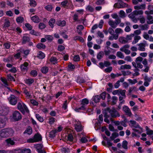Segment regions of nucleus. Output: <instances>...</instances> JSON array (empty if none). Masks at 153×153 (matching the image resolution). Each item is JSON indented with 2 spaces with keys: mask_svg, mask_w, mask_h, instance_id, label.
Here are the masks:
<instances>
[{
  "mask_svg": "<svg viewBox=\"0 0 153 153\" xmlns=\"http://www.w3.org/2000/svg\"><path fill=\"white\" fill-rule=\"evenodd\" d=\"M109 25L111 26L112 28H115L117 27V26L116 25V23L115 22H114L112 20H110L108 22Z\"/></svg>",
  "mask_w": 153,
  "mask_h": 153,
  "instance_id": "31",
  "label": "nucleus"
},
{
  "mask_svg": "<svg viewBox=\"0 0 153 153\" xmlns=\"http://www.w3.org/2000/svg\"><path fill=\"white\" fill-rule=\"evenodd\" d=\"M101 122L99 121V120H97L94 125V128L96 130H97L100 128Z\"/></svg>",
  "mask_w": 153,
  "mask_h": 153,
  "instance_id": "34",
  "label": "nucleus"
},
{
  "mask_svg": "<svg viewBox=\"0 0 153 153\" xmlns=\"http://www.w3.org/2000/svg\"><path fill=\"white\" fill-rule=\"evenodd\" d=\"M55 122V119L53 117H50L49 119L48 123L50 124H52Z\"/></svg>",
  "mask_w": 153,
  "mask_h": 153,
  "instance_id": "59",
  "label": "nucleus"
},
{
  "mask_svg": "<svg viewBox=\"0 0 153 153\" xmlns=\"http://www.w3.org/2000/svg\"><path fill=\"white\" fill-rule=\"evenodd\" d=\"M129 83L131 84H134L137 82V81L136 79H130L128 80Z\"/></svg>",
  "mask_w": 153,
  "mask_h": 153,
  "instance_id": "61",
  "label": "nucleus"
},
{
  "mask_svg": "<svg viewBox=\"0 0 153 153\" xmlns=\"http://www.w3.org/2000/svg\"><path fill=\"white\" fill-rule=\"evenodd\" d=\"M45 56V54L42 51H39L37 54V57L40 59H43Z\"/></svg>",
  "mask_w": 153,
  "mask_h": 153,
  "instance_id": "36",
  "label": "nucleus"
},
{
  "mask_svg": "<svg viewBox=\"0 0 153 153\" xmlns=\"http://www.w3.org/2000/svg\"><path fill=\"white\" fill-rule=\"evenodd\" d=\"M134 40L132 42V44L133 45H134L137 43L138 41L141 39V37L140 36L136 35L134 36Z\"/></svg>",
  "mask_w": 153,
  "mask_h": 153,
  "instance_id": "23",
  "label": "nucleus"
},
{
  "mask_svg": "<svg viewBox=\"0 0 153 153\" xmlns=\"http://www.w3.org/2000/svg\"><path fill=\"white\" fill-rule=\"evenodd\" d=\"M18 99V97H15L13 95H11L8 98L9 103L13 105H15L16 104Z\"/></svg>",
  "mask_w": 153,
  "mask_h": 153,
  "instance_id": "6",
  "label": "nucleus"
},
{
  "mask_svg": "<svg viewBox=\"0 0 153 153\" xmlns=\"http://www.w3.org/2000/svg\"><path fill=\"white\" fill-rule=\"evenodd\" d=\"M35 147L37 149V152L39 153H45L44 151L42 149V145L41 144H37L35 145Z\"/></svg>",
  "mask_w": 153,
  "mask_h": 153,
  "instance_id": "15",
  "label": "nucleus"
},
{
  "mask_svg": "<svg viewBox=\"0 0 153 153\" xmlns=\"http://www.w3.org/2000/svg\"><path fill=\"white\" fill-rule=\"evenodd\" d=\"M28 64L27 62H25L22 64L20 66L21 71L23 72L27 71L28 69Z\"/></svg>",
  "mask_w": 153,
  "mask_h": 153,
  "instance_id": "14",
  "label": "nucleus"
},
{
  "mask_svg": "<svg viewBox=\"0 0 153 153\" xmlns=\"http://www.w3.org/2000/svg\"><path fill=\"white\" fill-rule=\"evenodd\" d=\"M30 6L34 7L36 5V3L34 0H30Z\"/></svg>",
  "mask_w": 153,
  "mask_h": 153,
  "instance_id": "58",
  "label": "nucleus"
},
{
  "mask_svg": "<svg viewBox=\"0 0 153 153\" xmlns=\"http://www.w3.org/2000/svg\"><path fill=\"white\" fill-rule=\"evenodd\" d=\"M22 53V50L20 49L17 51V53L14 55V57L18 59L20 57L21 54Z\"/></svg>",
  "mask_w": 153,
  "mask_h": 153,
  "instance_id": "35",
  "label": "nucleus"
},
{
  "mask_svg": "<svg viewBox=\"0 0 153 153\" xmlns=\"http://www.w3.org/2000/svg\"><path fill=\"white\" fill-rule=\"evenodd\" d=\"M147 23L149 24H151L153 23V18L151 15H147Z\"/></svg>",
  "mask_w": 153,
  "mask_h": 153,
  "instance_id": "22",
  "label": "nucleus"
},
{
  "mask_svg": "<svg viewBox=\"0 0 153 153\" xmlns=\"http://www.w3.org/2000/svg\"><path fill=\"white\" fill-rule=\"evenodd\" d=\"M55 22V20L53 18H51L49 21V25L51 28H53L54 27Z\"/></svg>",
  "mask_w": 153,
  "mask_h": 153,
  "instance_id": "20",
  "label": "nucleus"
},
{
  "mask_svg": "<svg viewBox=\"0 0 153 153\" xmlns=\"http://www.w3.org/2000/svg\"><path fill=\"white\" fill-rule=\"evenodd\" d=\"M7 145L9 146L13 145L15 143L14 140L11 138H9L6 139L5 140Z\"/></svg>",
  "mask_w": 153,
  "mask_h": 153,
  "instance_id": "17",
  "label": "nucleus"
},
{
  "mask_svg": "<svg viewBox=\"0 0 153 153\" xmlns=\"http://www.w3.org/2000/svg\"><path fill=\"white\" fill-rule=\"evenodd\" d=\"M30 40L29 37L26 36H24L23 38L22 42L23 44H25L26 42H29Z\"/></svg>",
  "mask_w": 153,
  "mask_h": 153,
  "instance_id": "38",
  "label": "nucleus"
},
{
  "mask_svg": "<svg viewBox=\"0 0 153 153\" xmlns=\"http://www.w3.org/2000/svg\"><path fill=\"white\" fill-rule=\"evenodd\" d=\"M128 5L126 3H125L121 0H119L118 3H115L114 5V7H115L118 8H122L127 7Z\"/></svg>",
  "mask_w": 153,
  "mask_h": 153,
  "instance_id": "9",
  "label": "nucleus"
},
{
  "mask_svg": "<svg viewBox=\"0 0 153 153\" xmlns=\"http://www.w3.org/2000/svg\"><path fill=\"white\" fill-rule=\"evenodd\" d=\"M100 99V97L99 95H96L94 97L93 100L96 102L97 103L99 102Z\"/></svg>",
  "mask_w": 153,
  "mask_h": 153,
  "instance_id": "45",
  "label": "nucleus"
},
{
  "mask_svg": "<svg viewBox=\"0 0 153 153\" xmlns=\"http://www.w3.org/2000/svg\"><path fill=\"white\" fill-rule=\"evenodd\" d=\"M22 153H31L30 150L29 149H22Z\"/></svg>",
  "mask_w": 153,
  "mask_h": 153,
  "instance_id": "64",
  "label": "nucleus"
},
{
  "mask_svg": "<svg viewBox=\"0 0 153 153\" xmlns=\"http://www.w3.org/2000/svg\"><path fill=\"white\" fill-rule=\"evenodd\" d=\"M37 48L40 49H43L45 48V46L43 44L39 43L36 45Z\"/></svg>",
  "mask_w": 153,
  "mask_h": 153,
  "instance_id": "37",
  "label": "nucleus"
},
{
  "mask_svg": "<svg viewBox=\"0 0 153 153\" xmlns=\"http://www.w3.org/2000/svg\"><path fill=\"white\" fill-rule=\"evenodd\" d=\"M152 79V78L151 77H149L146 76L144 77V79L145 81L149 83V82L151 81Z\"/></svg>",
  "mask_w": 153,
  "mask_h": 153,
  "instance_id": "62",
  "label": "nucleus"
},
{
  "mask_svg": "<svg viewBox=\"0 0 153 153\" xmlns=\"http://www.w3.org/2000/svg\"><path fill=\"white\" fill-rule=\"evenodd\" d=\"M16 21L18 24L22 23L24 21V19L22 16H19L16 19Z\"/></svg>",
  "mask_w": 153,
  "mask_h": 153,
  "instance_id": "42",
  "label": "nucleus"
},
{
  "mask_svg": "<svg viewBox=\"0 0 153 153\" xmlns=\"http://www.w3.org/2000/svg\"><path fill=\"white\" fill-rule=\"evenodd\" d=\"M32 133V128L30 126H28L24 132V134H27L29 135L31 134Z\"/></svg>",
  "mask_w": 153,
  "mask_h": 153,
  "instance_id": "25",
  "label": "nucleus"
},
{
  "mask_svg": "<svg viewBox=\"0 0 153 153\" xmlns=\"http://www.w3.org/2000/svg\"><path fill=\"white\" fill-rule=\"evenodd\" d=\"M116 55L117 57L121 59H123L124 58V56L123 54L121 52H117V53Z\"/></svg>",
  "mask_w": 153,
  "mask_h": 153,
  "instance_id": "51",
  "label": "nucleus"
},
{
  "mask_svg": "<svg viewBox=\"0 0 153 153\" xmlns=\"http://www.w3.org/2000/svg\"><path fill=\"white\" fill-rule=\"evenodd\" d=\"M56 24L59 26L63 27L65 25L66 22L65 20H58L56 22Z\"/></svg>",
  "mask_w": 153,
  "mask_h": 153,
  "instance_id": "24",
  "label": "nucleus"
},
{
  "mask_svg": "<svg viewBox=\"0 0 153 153\" xmlns=\"http://www.w3.org/2000/svg\"><path fill=\"white\" fill-rule=\"evenodd\" d=\"M5 118L4 117H0V128L4 127L5 125Z\"/></svg>",
  "mask_w": 153,
  "mask_h": 153,
  "instance_id": "16",
  "label": "nucleus"
},
{
  "mask_svg": "<svg viewBox=\"0 0 153 153\" xmlns=\"http://www.w3.org/2000/svg\"><path fill=\"white\" fill-rule=\"evenodd\" d=\"M138 19L140 20V23L142 24H143L145 23V19L144 16H140Z\"/></svg>",
  "mask_w": 153,
  "mask_h": 153,
  "instance_id": "54",
  "label": "nucleus"
},
{
  "mask_svg": "<svg viewBox=\"0 0 153 153\" xmlns=\"http://www.w3.org/2000/svg\"><path fill=\"white\" fill-rule=\"evenodd\" d=\"M50 61L51 63L54 64L57 63V59L56 58L54 57H52L50 59Z\"/></svg>",
  "mask_w": 153,
  "mask_h": 153,
  "instance_id": "50",
  "label": "nucleus"
},
{
  "mask_svg": "<svg viewBox=\"0 0 153 153\" xmlns=\"http://www.w3.org/2000/svg\"><path fill=\"white\" fill-rule=\"evenodd\" d=\"M17 108L23 114H24L25 112L28 113L29 112L27 107L23 102L18 103Z\"/></svg>",
  "mask_w": 153,
  "mask_h": 153,
  "instance_id": "4",
  "label": "nucleus"
},
{
  "mask_svg": "<svg viewBox=\"0 0 153 153\" xmlns=\"http://www.w3.org/2000/svg\"><path fill=\"white\" fill-rule=\"evenodd\" d=\"M24 93L26 95V97L27 98L29 99L31 97V95L30 92L28 91L26 89L24 90Z\"/></svg>",
  "mask_w": 153,
  "mask_h": 153,
  "instance_id": "43",
  "label": "nucleus"
},
{
  "mask_svg": "<svg viewBox=\"0 0 153 153\" xmlns=\"http://www.w3.org/2000/svg\"><path fill=\"white\" fill-rule=\"evenodd\" d=\"M4 47L6 49H9L10 47V42H7L4 43Z\"/></svg>",
  "mask_w": 153,
  "mask_h": 153,
  "instance_id": "63",
  "label": "nucleus"
},
{
  "mask_svg": "<svg viewBox=\"0 0 153 153\" xmlns=\"http://www.w3.org/2000/svg\"><path fill=\"white\" fill-rule=\"evenodd\" d=\"M72 3L71 0H65L61 2L60 5L64 8H68Z\"/></svg>",
  "mask_w": 153,
  "mask_h": 153,
  "instance_id": "11",
  "label": "nucleus"
},
{
  "mask_svg": "<svg viewBox=\"0 0 153 153\" xmlns=\"http://www.w3.org/2000/svg\"><path fill=\"white\" fill-rule=\"evenodd\" d=\"M134 36V34H131L130 35H127L126 36V39H127V42L128 41L131 40L132 38Z\"/></svg>",
  "mask_w": 153,
  "mask_h": 153,
  "instance_id": "52",
  "label": "nucleus"
},
{
  "mask_svg": "<svg viewBox=\"0 0 153 153\" xmlns=\"http://www.w3.org/2000/svg\"><path fill=\"white\" fill-rule=\"evenodd\" d=\"M36 118L41 122H42L44 120L43 117H42L41 116H40L38 114H36Z\"/></svg>",
  "mask_w": 153,
  "mask_h": 153,
  "instance_id": "55",
  "label": "nucleus"
},
{
  "mask_svg": "<svg viewBox=\"0 0 153 153\" xmlns=\"http://www.w3.org/2000/svg\"><path fill=\"white\" fill-rule=\"evenodd\" d=\"M103 113L105 117H109L110 115L113 117L120 116L118 112L115 109H110L109 108H107L104 110Z\"/></svg>",
  "mask_w": 153,
  "mask_h": 153,
  "instance_id": "2",
  "label": "nucleus"
},
{
  "mask_svg": "<svg viewBox=\"0 0 153 153\" xmlns=\"http://www.w3.org/2000/svg\"><path fill=\"white\" fill-rule=\"evenodd\" d=\"M25 82L29 85H30L34 82V79L32 78L25 79L24 80Z\"/></svg>",
  "mask_w": 153,
  "mask_h": 153,
  "instance_id": "21",
  "label": "nucleus"
},
{
  "mask_svg": "<svg viewBox=\"0 0 153 153\" xmlns=\"http://www.w3.org/2000/svg\"><path fill=\"white\" fill-rule=\"evenodd\" d=\"M57 132V130L55 129L52 130L50 132L49 137H50L53 138L55 136V134Z\"/></svg>",
  "mask_w": 153,
  "mask_h": 153,
  "instance_id": "41",
  "label": "nucleus"
},
{
  "mask_svg": "<svg viewBox=\"0 0 153 153\" xmlns=\"http://www.w3.org/2000/svg\"><path fill=\"white\" fill-rule=\"evenodd\" d=\"M31 19L33 22L35 23H38L40 21L39 17L37 16H35L31 17Z\"/></svg>",
  "mask_w": 153,
  "mask_h": 153,
  "instance_id": "29",
  "label": "nucleus"
},
{
  "mask_svg": "<svg viewBox=\"0 0 153 153\" xmlns=\"http://www.w3.org/2000/svg\"><path fill=\"white\" fill-rule=\"evenodd\" d=\"M34 138L35 142L40 141L42 139L41 135L39 134H35L34 136Z\"/></svg>",
  "mask_w": 153,
  "mask_h": 153,
  "instance_id": "19",
  "label": "nucleus"
},
{
  "mask_svg": "<svg viewBox=\"0 0 153 153\" xmlns=\"http://www.w3.org/2000/svg\"><path fill=\"white\" fill-rule=\"evenodd\" d=\"M127 142L126 140H124L123 141L122 146L123 148L125 149H126L127 148Z\"/></svg>",
  "mask_w": 153,
  "mask_h": 153,
  "instance_id": "60",
  "label": "nucleus"
},
{
  "mask_svg": "<svg viewBox=\"0 0 153 153\" xmlns=\"http://www.w3.org/2000/svg\"><path fill=\"white\" fill-rule=\"evenodd\" d=\"M74 124L75 127V129L77 131H80L82 129V126L80 122L77 120H75L74 122Z\"/></svg>",
  "mask_w": 153,
  "mask_h": 153,
  "instance_id": "8",
  "label": "nucleus"
},
{
  "mask_svg": "<svg viewBox=\"0 0 153 153\" xmlns=\"http://www.w3.org/2000/svg\"><path fill=\"white\" fill-rule=\"evenodd\" d=\"M111 49H112L110 48L109 47H105V49L104 51V52L105 55H109L111 52L110 50Z\"/></svg>",
  "mask_w": 153,
  "mask_h": 153,
  "instance_id": "28",
  "label": "nucleus"
},
{
  "mask_svg": "<svg viewBox=\"0 0 153 153\" xmlns=\"http://www.w3.org/2000/svg\"><path fill=\"white\" fill-rule=\"evenodd\" d=\"M146 7V5L145 4L135 6L134 7V8L136 10L129 15V17L133 19L136 16L138 15H142L143 13V11L142 10H139L140 9L145 10Z\"/></svg>",
  "mask_w": 153,
  "mask_h": 153,
  "instance_id": "1",
  "label": "nucleus"
},
{
  "mask_svg": "<svg viewBox=\"0 0 153 153\" xmlns=\"http://www.w3.org/2000/svg\"><path fill=\"white\" fill-rule=\"evenodd\" d=\"M123 110L125 112L127 115L129 116H131L132 114L130 109L126 106L124 105L123 106Z\"/></svg>",
  "mask_w": 153,
  "mask_h": 153,
  "instance_id": "13",
  "label": "nucleus"
},
{
  "mask_svg": "<svg viewBox=\"0 0 153 153\" xmlns=\"http://www.w3.org/2000/svg\"><path fill=\"white\" fill-rule=\"evenodd\" d=\"M85 9L87 11L90 12H93L94 10V8L90 5L87 6Z\"/></svg>",
  "mask_w": 153,
  "mask_h": 153,
  "instance_id": "26",
  "label": "nucleus"
},
{
  "mask_svg": "<svg viewBox=\"0 0 153 153\" xmlns=\"http://www.w3.org/2000/svg\"><path fill=\"white\" fill-rule=\"evenodd\" d=\"M112 35L109 37L108 39L110 40H113L114 39L116 40L118 38V34H113Z\"/></svg>",
  "mask_w": 153,
  "mask_h": 153,
  "instance_id": "32",
  "label": "nucleus"
},
{
  "mask_svg": "<svg viewBox=\"0 0 153 153\" xmlns=\"http://www.w3.org/2000/svg\"><path fill=\"white\" fill-rule=\"evenodd\" d=\"M104 55V53L102 51H101L97 55V59H100L102 58Z\"/></svg>",
  "mask_w": 153,
  "mask_h": 153,
  "instance_id": "57",
  "label": "nucleus"
},
{
  "mask_svg": "<svg viewBox=\"0 0 153 153\" xmlns=\"http://www.w3.org/2000/svg\"><path fill=\"white\" fill-rule=\"evenodd\" d=\"M0 137L2 138H6L7 137L4 129H2L0 131Z\"/></svg>",
  "mask_w": 153,
  "mask_h": 153,
  "instance_id": "30",
  "label": "nucleus"
},
{
  "mask_svg": "<svg viewBox=\"0 0 153 153\" xmlns=\"http://www.w3.org/2000/svg\"><path fill=\"white\" fill-rule=\"evenodd\" d=\"M22 149H14L10 150L11 153H22Z\"/></svg>",
  "mask_w": 153,
  "mask_h": 153,
  "instance_id": "44",
  "label": "nucleus"
},
{
  "mask_svg": "<svg viewBox=\"0 0 153 153\" xmlns=\"http://www.w3.org/2000/svg\"><path fill=\"white\" fill-rule=\"evenodd\" d=\"M139 46L138 50L141 51H144L145 50V44L143 43H141L138 44Z\"/></svg>",
  "mask_w": 153,
  "mask_h": 153,
  "instance_id": "18",
  "label": "nucleus"
},
{
  "mask_svg": "<svg viewBox=\"0 0 153 153\" xmlns=\"http://www.w3.org/2000/svg\"><path fill=\"white\" fill-rule=\"evenodd\" d=\"M129 125L133 130L138 133H141L142 131V128L135 121L130 120L129 122Z\"/></svg>",
  "mask_w": 153,
  "mask_h": 153,
  "instance_id": "3",
  "label": "nucleus"
},
{
  "mask_svg": "<svg viewBox=\"0 0 153 153\" xmlns=\"http://www.w3.org/2000/svg\"><path fill=\"white\" fill-rule=\"evenodd\" d=\"M22 118V116L21 114L17 111H15L12 114V116L11 117L12 120L15 121H18Z\"/></svg>",
  "mask_w": 153,
  "mask_h": 153,
  "instance_id": "5",
  "label": "nucleus"
},
{
  "mask_svg": "<svg viewBox=\"0 0 153 153\" xmlns=\"http://www.w3.org/2000/svg\"><path fill=\"white\" fill-rule=\"evenodd\" d=\"M140 27L141 30H147L149 28V26L146 24L141 25Z\"/></svg>",
  "mask_w": 153,
  "mask_h": 153,
  "instance_id": "53",
  "label": "nucleus"
},
{
  "mask_svg": "<svg viewBox=\"0 0 153 153\" xmlns=\"http://www.w3.org/2000/svg\"><path fill=\"white\" fill-rule=\"evenodd\" d=\"M6 134L7 137L12 136L14 133L13 130L11 128H5Z\"/></svg>",
  "mask_w": 153,
  "mask_h": 153,
  "instance_id": "12",
  "label": "nucleus"
},
{
  "mask_svg": "<svg viewBox=\"0 0 153 153\" xmlns=\"http://www.w3.org/2000/svg\"><path fill=\"white\" fill-rule=\"evenodd\" d=\"M129 45L127 44L124 45L120 49V50L123 52H124L126 54L128 55L130 54V51L128 49L129 48Z\"/></svg>",
  "mask_w": 153,
  "mask_h": 153,
  "instance_id": "10",
  "label": "nucleus"
},
{
  "mask_svg": "<svg viewBox=\"0 0 153 153\" xmlns=\"http://www.w3.org/2000/svg\"><path fill=\"white\" fill-rule=\"evenodd\" d=\"M118 136V134L117 133H113L112 134L110 138L111 140H113L114 139Z\"/></svg>",
  "mask_w": 153,
  "mask_h": 153,
  "instance_id": "56",
  "label": "nucleus"
},
{
  "mask_svg": "<svg viewBox=\"0 0 153 153\" xmlns=\"http://www.w3.org/2000/svg\"><path fill=\"white\" fill-rule=\"evenodd\" d=\"M83 28L84 27L82 25H79L77 27V31L79 34H81V31L83 29Z\"/></svg>",
  "mask_w": 153,
  "mask_h": 153,
  "instance_id": "40",
  "label": "nucleus"
},
{
  "mask_svg": "<svg viewBox=\"0 0 153 153\" xmlns=\"http://www.w3.org/2000/svg\"><path fill=\"white\" fill-rule=\"evenodd\" d=\"M115 32L116 34L118 35V34L122 33L123 32V30L120 28H117L115 29Z\"/></svg>",
  "mask_w": 153,
  "mask_h": 153,
  "instance_id": "49",
  "label": "nucleus"
},
{
  "mask_svg": "<svg viewBox=\"0 0 153 153\" xmlns=\"http://www.w3.org/2000/svg\"><path fill=\"white\" fill-rule=\"evenodd\" d=\"M126 90H121L119 89V95H121L122 96H123L124 97H126Z\"/></svg>",
  "mask_w": 153,
  "mask_h": 153,
  "instance_id": "47",
  "label": "nucleus"
},
{
  "mask_svg": "<svg viewBox=\"0 0 153 153\" xmlns=\"http://www.w3.org/2000/svg\"><path fill=\"white\" fill-rule=\"evenodd\" d=\"M88 100L85 98L82 100L81 104L82 105H84L85 107H86V105L88 104Z\"/></svg>",
  "mask_w": 153,
  "mask_h": 153,
  "instance_id": "39",
  "label": "nucleus"
},
{
  "mask_svg": "<svg viewBox=\"0 0 153 153\" xmlns=\"http://www.w3.org/2000/svg\"><path fill=\"white\" fill-rule=\"evenodd\" d=\"M86 107H85L84 105H82L80 107L76 108H75V110L77 112H79L81 110H84L86 109Z\"/></svg>",
  "mask_w": 153,
  "mask_h": 153,
  "instance_id": "46",
  "label": "nucleus"
},
{
  "mask_svg": "<svg viewBox=\"0 0 153 153\" xmlns=\"http://www.w3.org/2000/svg\"><path fill=\"white\" fill-rule=\"evenodd\" d=\"M48 67L46 66H44L42 67L41 69L42 72L44 74H46L47 73L48 71Z\"/></svg>",
  "mask_w": 153,
  "mask_h": 153,
  "instance_id": "48",
  "label": "nucleus"
},
{
  "mask_svg": "<svg viewBox=\"0 0 153 153\" xmlns=\"http://www.w3.org/2000/svg\"><path fill=\"white\" fill-rule=\"evenodd\" d=\"M131 68V67L130 65H121L120 67V69L122 70L129 69Z\"/></svg>",
  "mask_w": 153,
  "mask_h": 153,
  "instance_id": "33",
  "label": "nucleus"
},
{
  "mask_svg": "<svg viewBox=\"0 0 153 153\" xmlns=\"http://www.w3.org/2000/svg\"><path fill=\"white\" fill-rule=\"evenodd\" d=\"M8 111V109L7 107L4 105L0 106V116H5L7 115Z\"/></svg>",
  "mask_w": 153,
  "mask_h": 153,
  "instance_id": "7",
  "label": "nucleus"
},
{
  "mask_svg": "<svg viewBox=\"0 0 153 153\" xmlns=\"http://www.w3.org/2000/svg\"><path fill=\"white\" fill-rule=\"evenodd\" d=\"M119 42L122 44H126L128 42L126 38L123 36L120 37L119 38Z\"/></svg>",
  "mask_w": 153,
  "mask_h": 153,
  "instance_id": "27",
  "label": "nucleus"
}]
</instances>
